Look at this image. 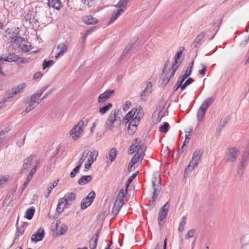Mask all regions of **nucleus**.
Masks as SVG:
<instances>
[{
    "label": "nucleus",
    "mask_w": 249,
    "mask_h": 249,
    "mask_svg": "<svg viewBox=\"0 0 249 249\" xmlns=\"http://www.w3.org/2000/svg\"><path fill=\"white\" fill-rule=\"evenodd\" d=\"M55 227L58 235L64 234L68 230L67 225L62 224L60 220L56 221Z\"/></svg>",
    "instance_id": "f3484780"
},
{
    "label": "nucleus",
    "mask_w": 249,
    "mask_h": 249,
    "mask_svg": "<svg viewBox=\"0 0 249 249\" xmlns=\"http://www.w3.org/2000/svg\"><path fill=\"white\" fill-rule=\"evenodd\" d=\"M35 212V209L33 208L28 209L26 212V218L27 219L31 220L34 216Z\"/></svg>",
    "instance_id": "72a5a7b5"
},
{
    "label": "nucleus",
    "mask_w": 249,
    "mask_h": 249,
    "mask_svg": "<svg viewBox=\"0 0 249 249\" xmlns=\"http://www.w3.org/2000/svg\"><path fill=\"white\" fill-rule=\"evenodd\" d=\"M169 124L168 123L165 122L163 124L161 125L160 127V131L162 133H166L168 130Z\"/></svg>",
    "instance_id": "a19ab883"
},
{
    "label": "nucleus",
    "mask_w": 249,
    "mask_h": 249,
    "mask_svg": "<svg viewBox=\"0 0 249 249\" xmlns=\"http://www.w3.org/2000/svg\"><path fill=\"white\" fill-rule=\"evenodd\" d=\"M196 231L194 229L190 230L187 232V235L185 237L186 239H188L190 238L193 237L195 234Z\"/></svg>",
    "instance_id": "8fccbe9b"
},
{
    "label": "nucleus",
    "mask_w": 249,
    "mask_h": 249,
    "mask_svg": "<svg viewBox=\"0 0 249 249\" xmlns=\"http://www.w3.org/2000/svg\"><path fill=\"white\" fill-rule=\"evenodd\" d=\"M98 156V152L97 150H93L90 152L89 157L88 160L90 161V162L93 163L96 160Z\"/></svg>",
    "instance_id": "2f4dec72"
},
{
    "label": "nucleus",
    "mask_w": 249,
    "mask_h": 249,
    "mask_svg": "<svg viewBox=\"0 0 249 249\" xmlns=\"http://www.w3.org/2000/svg\"><path fill=\"white\" fill-rule=\"evenodd\" d=\"M186 220H187V217L185 216H183L181 218V220H180L179 225H178V231L179 232H181L184 231L185 226L186 224Z\"/></svg>",
    "instance_id": "c85d7f7f"
},
{
    "label": "nucleus",
    "mask_w": 249,
    "mask_h": 249,
    "mask_svg": "<svg viewBox=\"0 0 249 249\" xmlns=\"http://www.w3.org/2000/svg\"><path fill=\"white\" fill-rule=\"evenodd\" d=\"M49 7H53L57 10H60L62 3L60 0H48Z\"/></svg>",
    "instance_id": "4be33fe9"
},
{
    "label": "nucleus",
    "mask_w": 249,
    "mask_h": 249,
    "mask_svg": "<svg viewBox=\"0 0 249 249\" xmlns=\"http://www.w3.org/2000/svg\"><path fill=\"white\" fill-rule=\"evenodd\" d=\"M128 1L129 0H120L119 2L116 5V6L119 7V9L113 13L109 21V24H111L115 21L120 15L124 13Z\"/></svg>",
    "instance_id": "423d86ee"
},
{
    "label": "nucleus",
    "mask_w": 249,
    "mask_h": 249,
    "mask_svg": "<svg viewBox=\"0 0 249 249\" xmlns=\"http://www.w3.org/2000/svg\"><path fill=\"white\" fill-rule=\"evenodd\" d=\"M146 147L142 143L139 139H136L132 143L129 151L131 154L136 152V153L132 157L131 161L135 164L139 160L141 161L145 155Z\"/></svg>",
    "instance_id": "f257e3e1"
},
{
    "label": "nucleus",
    "mask_w": 249,
    "mask_h": 249,
    "mask_svg": "<svg viewBox=\"0 0 249 249\" xmlns=\"http://www.w3.org/2000/svg\"><path fill=\"white\" fill-rule=\"evenodd\" d=\"M172 77H170V74H165L164 76H163L162 78V82L161 83V85L162 86H165L168 82L169 81L170 79Z\"/></svg>",
    "instance_id": "c9c22d12"
},
{
    "label": "nucleus",
    "mask_w": 249,
    "mask_h": 249,
    "mask_svg": "<svg viewBox=\"0 0 249 249\" xmlns=\"http://www.w3.org/2000/svg\"><path fill=\"white\" fill-rule=\"evenodd\" d=\"M68 46L65 43H60L53 49L54 57L57 59L59 56L63 55L67 51Z\"/></svg>",
    "instance_id": "1a4fd4ad"
},
{
    "label": "nucleus",
    "mask_w": 249,
    "mask_h": 249,
    "mask_svg": "<svg viewBox=\"0 0 249 249\" xmlns=\"http://www.w3.org/2000/svg\"><path fill=\"white\" fill-rule=\"evenodd\" d=\"M239 155V149L236 147L230 148L228 149L225 159L227 162L235 161Z\"/></svg>",
    "instance_id": "6e6552de"
},
{
    "label": "nucleus",
    "mask_w": 249,
    "mask_h": 249,
    "mask_svg": "<svg viewBox=\"0 0 249 249\" xmlns=\"http://www.w3.org/2000/svg\"><path fill=\"white\" fill-rule=\"evenodd\" d=\"M121 209V208H118L117 206H115L114 204L113 208H112V213L114 215H117L119 213Z\"/></svg>",
    "instance_id": "6e6d98bb"
},
{
    "label": "nucleus",
    "mask_w": 249,
    "mask_h": 249,
    "mask_svg": "<svg viewBox=\"0 0 249 249\" xmlns=\"http://www.w3.org/2000/svg\"><path fill=\"white\" fill-rule=\"evenodd\" d=\"M45 234L44 230L40 228L36 233L32 235L31 240L35 243L40 241L44 238Z\"/></svg>",
    "instance_id": "ddd939ff"
},
{
    "label": "nucleus",
    "mask_w": 249,
    "mask_h": 249,
    "mask_svg": "<svg viewBox=\"0 0 249 249\" xmlns=\"http://www.w3.org/2000/svg\"><path fill=\"white\" fill-rule=\"evenodd\" d=\"M190 135L191 131L186 132L185 139L183 144V146H184L186 144L189 143L190 139L189 136Z\"/></svg>",
    "instance_id": "09e8293b"
},
{
    "label": "nucleus",
    "mask_w": 249,
    "mask_h": 249,
    "mask_svg": "<svg viewBox=\"0 0 249 249\" xmlns=\"http://www.w3.org/2000/svg\"><path fill=\"white\" fill-rule=\"evenodd\" d=\"M207 109L202 107H200L199 108L197 114V119L198 121H201L202 120L203 117L204 116Z\"/></svg>",
    "instance_id": "cd10ccee"
},
{
    "label": "nucleus",
    "mask_w": 249,
    "mask_h": 249,
    "mask_svg": "<svg viewBox=\"0 0 249 249\" xmlns=\"http://www.w3.org/2000/svg\"><path fill=\"white\" fill-rule=\"evenodd\" d=\"M194 64V61H192L191 63V65L189 68H188L187 70L185 71L184 74L183 75L185 77H188L189 76H190L192 72V69L193 66Z\"/></svg>",
    "instance_id": "de8ad7c7"
},
{
    "label": "nucleus",
    "mask_w": 249,
    "mask_h": 249,
    "mask_svg": "<svg viewBox=\"0 0 249 249\" xmlns=\"http://www.w3.org/2000/svg\"><path fill=\"white\" fill-rule=\"evenodd\" d=\"M201 67L202 68L201 70H199L198 72L201 75H204L206 71L207 67L204 64H201Z\"/></svg>",
    "instance_id": "5fc2aeb1"
},
{
    "label": "nucleus",
    "mask_w": 249,
    "mask_h": 249,
    "mask_svg": "<svg viewBox=\"0 0 249 249\" xmlns=\"http://www.w3.org/2000/svg\"><path fill=\"white\" fill-rule=\"evenodd\" d=\"M95 193L94 191L90 192L87 197L82 199L81 203V209H85L89 206L94 200Z\"/></svg>",
    "instance_id": "9b49d317"
},
{
    "label": "nucleus",
    "mask_w": 249,
    "mask_h": 249,
    "mask_svg": "<svg viewBox=\"0 0 249 249\" xmlns=\"http://www.w3.org/2000/svg\"><path fill=\"white\" fill-rule=\"evenodd\" d=\"M92 178L91 176H83L79 179L78 183L81 185H85L90 182Z\"/></svg>",
    "instance_id": "a878e982"
},
{
    "label": "nucleus",
    "mask_w": 249,
    "mask_h": 249,
    "mask_svg": "<svg viewBox=\"0 0 249 249\" xmlns=\"http://www.w3.org/2000/svg\"><path fill=\"white\" fill-rule=\"evenodd\" d=\"M48 87V86L43 87L40 90L36 92L38 95V97H40L41 96V95L46 90Z\"/></svg>",
    "instance_id": "864d4df0"
},
{
    "label": "nucleus",
    "mask_w": 249,
    "mask_h": 249,
    "mask_svg": "<svg viewBox=\"0 0 249 249\" xmlns=\"http://www.w3.org/2000/svg\"><path fill=\"white\" fill-rule=\"evenodd\" d=\"M138 173V171L137 172L134 173L131 175L128 179L127 183H126V186L127 187L129 184L133 181V180L136 177L137 174Z\"/></svg>",
    "instance_id": "3c124183"
},
{
    "label": "nucleus",
    "mask_w": 249,
    "mask_h": 249,
    "mask_svg": "<svg viewBox=\"0 0 249 249\" xmlns=\"http://www.w3.org/2000/svg\"><path fill=\"white\" fill-rule=\"evenodd\" d=\"M177 86V87L176 88V86H175L174 88L175 89V90H178V89L179 88H180L181 90H183L185 88L187 87V86L184 83V84H178Z\"/></svg>",
    "instance_id": "0e129e2a"
},
{
    "label": "nucleus",
    "mask_w": 249,
    "mask_h": 249,
    "mask_svg": "<svg viewBox=\"0 0 249 249\" xmlns=\"http://www.w3.org/2000/svg\"><path fill=\"white\" fill-rule=\"evenodd\" d=\"M34 157L35 156L31 155L30 156L26 158L24 160L23 167L22 169V171H26L28 170L29 166L31 165Z\"/></svg>",
    "instance_id": "aec40b11"
},
{
    "label": "nucleus",
    "mask_w": 249,
    "mask_h": 249,
    "mask_svg": "<svg viewBox=\"0 0 249 249\" xmlns=\"http://www.w3.org/2000/svg\"><path fill=\"white\" fill-rule=\"evenodd\" d=\"M202 154L203 151L200 149H197L194 151L192 160L189 163L187 168L184 170L185 175L190 174L197 166L198 161L201 159Z\"/></svg>",
    "instance_id": "7ed1b4c3"
},
{
    "label": "nucleus",
    "mask_w": 249,
    "mask_h": 249,
    "mask_svg": "<svg viewBox=\"0 0 249 249\" xmlns=\"http://www.w3.org/2000/svg\"><path fill=\"white\" fill-rule=\"evenodd\" d=\"M114 204L117 206L118 208H121L124 205L123 198H121V196H118L115 201L114 202Z\"/></svg>",
    "instance_id": "e433bc0d"
},
{
    "label": "nucleus",
    "mask_w": 249,
    "mask_h": 249,
    "mask_svg": "<svg viewBox=\"0 0 249 249\" xmlns=\"http://www.w3.org/2000/svg\"><path fill=\"white\" fill-rule=\"evenodd\" d=\"M82 20L85 24L88 25L94 24L98 22V20L96 18L90 15L84 16L82 18Z\"/></svg>",
    "instance_id": "6ab92c4d"
},
{
    "label": "nucleus",
    "mask_w": 249,
    "mask_h": 249,
    "mask_svg": "<svg viewBox=\"0 0 249 249\" xmlns=\"http://www.w3.org/2000/svg\"><path fill=\"white\" fill-rule=\"evenodd\" d=\"M133 46V42L132 41H130L129 43L126 46L124 51H125L126 53H128V52L131 50Z\"/></svg>",
    "instance_id": "bf43d9fd"
},
{
    "label": "nucleus",
    "mask_w": 249,
    "mask_h": 249,
    "mask_svg": "<svg viewBox=\"0 0 249 249\" xmlns=\"http://www.w3.org/2000/svg\"><path fill=\"white\" fill-rule=\"evenodd\" d=\"M13 196L14 195L13 194L8 195L4 199V203L7 205H9L13 199Z\"/></svg>",
    "instance_id": "a18cd8bd"
},
{
    "label": "nucleus",
    "mask_w": 249,
    "mask_h": 249,
    "mask_svg": "<svg viewBox=\"0 0 249 249\" xmlns=\"http://www.w3.org/2000/svg\"><path fill=\"white\" fill-rule=\"evenodd\" d=\"M228 122V118L227 117H225L221 119L218 127V129H219V131H220L222 127H223L226 125Z\"/></svg>",
    "instance_id": "58836bf2"
},
{
    "label": "nucleus",
    "mask_w": 249,
    "mask_h": 249,
    "mask_svg": "<svg viewBox=\"0 0 249 249\" xmlns=\"http://www.w3.org/2000/svg\"><path fill=\"white\" fill-rule=\"evenodd\" d=\"M89 153V152L88 150H85L83 152V153L82 155V157H81V158L79 159V160L78 161V165H79L80 166H81V165L83 164V163L85 161V160L86 159V158L87 157Z\"/></svg>",
    "instance_id": "f704fd0d"
},
{
    "label": "nucleus",
    "mask_w": 249,
    "mask_h": 249,
    "mask_svg": "<svg viewBox=\"0 0 249 249\" xmlns=\"http://www.w3.org/2000/svg\"><path fill=\"white\" fill-rule=\"evenodd\" d=\"M25 136L24 137L23 139H20L17 141V144L19 147H21L24 144Z\"/></svg>",
    "instance_id": "69168bd1"
},
{
    "label": "nucleus",
    "mask_w": 249,
    "mask_h": 249,
    "mask_svg": "<svg viewBox=\"0 0 249 249\" xmlns=\"http://www.w3.org/2000/svg\"><path fill=\"white\" fill-rule=\"evenodd\" d=\"M53 188H52L51 187L49 186L47 188V190L46 192H45L44 193V197L45 198H48L49 196H50V193H51L52 191L53 190Z\"/></svg>",
    "instance_id": "4d7b16f0"
},
{
    "label": "nucleus",
    "mask_w": 249,
    "mask_h": 249,
    "mask_svg": "<svg viewBox=\"0 0 249 249\" xmlns=\"http://www.w3.org/2000/svg\"><path fill=\"white\" fill-rule=\"evenodd\" d=\"M25 230V227L24 225H22L19 227L17 226V232L16 233V237L22 235Z\"/></svg>",
    "instance_id": "79ce46f5"
},
{
    "label": "nucleus",
    "mask_w": 249,
    "mask_h": 249,
    "mask_svg": "<svg viewBox=\"0 0 249 249\" xmlns=\"http://www.w3.org/2000/svg\"><path fill=\"white\" fill-rule=\"evenodd\" d=\"M39 97H38V95L35 93L34 94H33V95H32V96H31V102H37V99Z\"/></svg>",
    "instance_id": "e2e57ef3"
},
{
    "label": "nucleus",
    "mask_w": 249,
    "mask_h": 249,
    "mask_svg": "<svg viewBox=\"0 0 249 249\" xmlns=\"http://www.w3.org/2000/svg\"><path fill=\"white\" fill-rule=\"evenodd\" d=\"M27 85L25 83H22L20 84L13 87L11 89L7 90L5 96L8 99H11L15 97L18 94L23 92V90L26 88Z\"/></svg>",
    "instance_id": "0eeeda50"
},
{
    "label": "nucleus",
    "mask_w": 249,
    "mask_h": 249,
    "mask_svg": "<svg viewBox=\"0 0 249 249\" xmlns=\"http://www.w3.org/2000/svg\"><path fill=\"white\" fill-rule=\"evenodd\" d=\"M114 93V90L112 89H107L104 93L100 94L98 99V102L99 103H103L107 100Z\"/></svg>",
    "instance_id": "dca6fc26"
},
{
    "label": "nucleus",
    "mask_w": 249,
    "mask_h": 249,
    "mask_svg": "<svg viewBox=\"0 0 249 249\" xmlns=\"http://www.w3.org/2000/svg\"><path fill=\"white\" fill-rule=\"evenodd\" d=\"M133 109L134 112L135 113L134 117L140 120L143 115L142 109L141 108H133Z\"/></svg>",
    "instance_id": "7c9ffc66"
},
{
    "label": "nucleus",
    "mask_w": 249,
    "mask_h": 249,
    "mask_svg": "<svg viewBox=\"0 0 249 249\" xmlns=\"http://www.w3.org/2000/svg\"><path fill=\"white\" fill-rule=\"evenodd\" d=\"M84 125V121L81 120L77 125H74L71 129L70 134L71 137L73 140L77 141L80 138L83 132Z\"/></svg>",
    "instance_id": "39448f33"
},
{
    "label": "nucleus",
    "mask_w": 249,
    "mask_h": 249,
    "mask_svg": "<svg viewBox=\"0 0 249 249\" xmlns=\"http://www.w3.org/2000/svg\"><path fill=\"white\" fill-rule=\"evenodd\" d=\"M99 119H97L95 120V121L93 123L92 126L90 128V132L93 133L94 132V129L96 127V125L98 124L99 123Z\"/></svg>",
    "instance_id": "052dcab7"
},
{
    "label": "nucleus",
    "mask_w": 249,
    "mask_h": 249,
    "mask_svg": "<svg viewBox=\"0 0 249 249\" xmlns=\"http://www.w3.org/2000/svg\"><path fill=\"white\" fill-rule=\"evenodd\" d=\"M121 111L118 109L112 110L108 116L105 124V128L109 130L113 131L121 124Z\"/></svg>",
    "instance_id": "f03ea898"
},
{
    "label": "nucleus",
    "mask_w": 249,
    "mask_h": 249,
    "mask_svg": "<svg viewBox=\"0 0 249 249\" xmlns=\"http://www.w3.org/2000/svg\"><path fill=\"white\" fill-rule=\"evenodd\" d=\"M206 33L205 32H202L200 33L199 35L195 38L193 43V46L194 48H196L198 43L201 41V40L203 38L204 36H205Z\"/></svg>",
    "instance_id": "bb28decb"
},
{
    "label": "nucleus",
    "mask_w": 249,
    "mask_h": 249,
    "mask_svg": "<svg viewBox=\"0 0 249 249\" xmlns=\"http://www.w3.org/2000/svg\"><path fill=\"white\" fill-rule=\"evenodd\" d=\"M99 237V232H97L89 240V249H95Z\"/></svg>",
    "instance_id": "412c9836"
},
{
    "label": "nucleus",
    "mask_w": 249,
    "mask_h": 249,
    "mask_svg": "<svg viewBox=\"0 0 249 249\" xmlns=\"http://www.w3.org/2000/svg\"><path fill=\"white\" fill-rule=\"evenodd\" d=\"M54 63V62L53 60H50L49 61H47L46 60H44L43 64V69L44 70L47 67H50L52 66Z\"/></svg>",
    "instance_id": "37998d69"
},
{
    "label": "nucleus",
    "mask_w": 249,
    "mask_h": 249,
    "mask_svg": "<svg viewBox=\"0 0 249 249\" xmlns=\"http://www.w3.org/2000/svg\"><path fill=\"white\" fill-rule=\"evenodd\" d=\"M81 1L84 4L88 5L89 7L91 6L92 5L93 2L92 0H81Z\"/></svg>",
    "instance_id": "338daca9"
},
{
    "label": "nucleus",
    "mask_w": 249,
    "mask_h": 249,
    "mask_svg": "<svg viewBox=\"0 0 249 249\" xmlns=\"http://www.w3.org/2000/svg\"><path fill=\"white\" fill-rule=\"evenodd\" d=\"M117 155V149L115 147H113L110 150L108 156L107 157V158L108 159L110 162H112L115 160Z\"/></svg>",
    "instance_id": "5701e85b"
},
{
    "label": "nucleus",
    "mask_w": 249,
    "mask_h": 249,
    "mask_svg": "<svg viewBox=\"0 0 249 249\" xmlns=\"http://www.w3.org/2000/svg\"><path fill=\"white\" fill-rule=\"evenodd\" d=\"M8 177L4 176L0 178V185H3L8 180Z\"/></svg>",
    "instance_id": "680f3d73"
},
{
    "label": "nucleus",
    "mask_w": 249,
    "mask_h": 249,
    "mask_svg": "<svg viewBox=\"0 0 249 249\" xmlns=\"http://www.w3.org/2000/svg\"><path fill=\"white\" fill-rule=\"evenodd\" d=\"M42 76V74L40 72H37L34 75V79L36 80L40 78Z\"/></svg>",
    "instance_id": "774afa93"
},
{
    "label": "nucleus",
    "mask_w": 249,
    "mask_h": 249,
    "mask_svg": "<svg viewBox=\"0 0 249 249\" xmlns=\"http://www.w3.org/2000/svg\"><path fill=\"white\" fill-rule=\"evenodd\" d=\"M135 112H134L133 109H132L131 111L128 112L125 116L124 120H126L127 123L128 121L133 117L134 118Z\"/></svg>",
    "instance_id": "ea45409f"
},
{
    "label": "nucleus",
    "mask_w": 249,
    "mask_h": 249,
    "mask_svg": "<svg viewBox=\"0 0 249 249\" xmlns=\"http://www.w3.org/2000/svg\"><path fill=\"white\" fill-rule=\"evenodd\" d=\"M70 204L64 197L59 198L56 207V211L58 213H61L65 209L68 208Z\"/></svg>",
    "instance_id": "4468645a"
},
{
    "label": "nucleus",
    "mask_w": 249,
    "mask_h": 249,
    "mask_svg": "<svg viewBox=\"0 0 249 249\" xmlns=\"http://www.w3.org/2000/svg\"><path fill=\"white\" fill-rule=\"evenodd\" d=\"M152 184L153 189V193L152 196V200H150V206L153 208L156 202V198L159 196L160 191L161 187L160 186V176L158 174L154 175L152 179Z\"/></svg>",
    "instance_id": "20e7f679"
},
{
    "label": "nucleus",
    "mask_w": 249,
    "mask_h": 249,
    "mask_svg": "<svg viewBox=\"0 0 249 249\" xmlns=\"http://www.w3.org/2000/svg\"><path fill=\"white\" fill-rule=\"evenodd\" d=\"M19 56L15 53H9L8 55L4 56V61L12 62H16L19 59Z\"/></svg>",
    "instance_id": "b1692460"
},
{
    "label": "nucleus",
    "mask_w": 249,
    "mask_h": 249,
    "mask_svg": "<svg viewBox=\"0 0 249 249\" xmlns=\"http://www.w3.org/2000/svg\"><path fill=\"white\" fill-rule=\"evenodd\" d=\"M64 197L70 205H71V203L73 202L75 200L76 195L74 192L67 193L64 195Z\"/></svg>",
    "instance_id": "393cba45"
},
{
    "label": "nucleus",
    "mask_w": 249,
    "mask_h": 249,
    "mask_svg": "<svg viewBox=\"0 0 249 249\" xmlns=\"http://www.w3.org/2000/svg\"><path fill=\"white\" fill-rule=\"evenodd\" d=\"M153 118L154 121L157 122L160 121L162 118V115H160V112H154Z\"/></svg>",
    "instance_id": "c03bdc74"
},
{
    "label": "nucleus",
    "mask_w": 249,
    "mask_h": 249,
    "mask_svg": "<svg viewBox=\"0 0 249 249\" xmlns=\"http://www.w3.org/2000/svg\"><path fill=\"white\" fill-rule=\"evenodd\" d=\"M139 120L134 117L129 123L127 127L129 133L132 134L134 133L136 130L137 126L139 123Z\"/></svg>",
    "instance_id": "a211bd4d"
},
{
    "label": "nucleus",
    "mask_w": 249,
    "mask_h": 249,
    "mask_svg": "<svg viewBox=\"0 0 249 249\" xmlns=\"http://www.w3.org/2000/svg\"><path fill=\"white\" fill-rule=\"evenodd\" d=\"M213 102V99L212 97L208 98L203 102L201 107L207 109L208 107L212 104Z\"/></svg>",
    "instance_id": "c756f323"
},
{
    "label": "nucleus",
    "mask_w": 249,
    "mask_h": 249,
    "mask_svg": "<svg viewBox=\"0 0 249 249\" xmlns=\"http://www.w3.org/2000/svg\"><path fill=\"white\" fill-rule=\"evenodd\" d=\"M81 166L77 165L71 172L70 173V177L71 178H74L75 176V175L76 173H78L79 172V169L80 168Z\"/></svg>",
    "instance_id": "49530a36"
},
{
    "label": "nucleus",
    "mask_w": 249,
    "mask_h": 249,
    "mask_svg": "<svg viewBox=\"0 0 249 249\" xmlns=\"http://www.w3.org/2000/svg\"><path fill=\"white\" fill-rule=\"evenodd\" d=\"M22 50L24 52H27L32 49V46L31 45H28L24 44L22 46L21 48Z\"/></svg>",
    "instance_id": "603ef678"
},
{
    "label": "nucleus",
    "mask_w": 249,
    "mask_h": 249,
    "mask_svg": "<svg viewBox=\"0 0 249 249\" xmlns=\"http://www.w3.org/2000/svg\"><path fill=\"white\" fill-rule=\"evenodd\" d=\"M54 89H52L48 92H47L45 95L42 97V98L40 99V101H43L46 98H47L48 96H49L50 94H51L53 91H54Z\"/></svg>",
    "instance_id": "13d9d810"
},
{
    "label": "nucleus",
    "mask_w": 249,
    "mask_h": 249,
    "mask_svg": "<svg viewBox=\"0 0 249 249\" xmlns=\"http://www.w3.org/2000/svg\"><path fill=\"white\" fill-rule=\"evenodd\" d=\"M152 90V83L149 81L146 83V87L141 94V99L142 101H145L147 97L149 96Z\"/></svg>",
    "instance_id": "2eb2a0df"
},
{
    "label": "nucleus",
    "mask_w": 249,
    "mask_h": 249,
    "mask_svg": "<svg viewBox=\"0 0 249 249\" xmlns=\"http://www.w3.org/2000/svg\"><path fill=\"white\" fill-rule=\"evenodd\" d=\"M249 153L248 152H245L241 155L238 171V173L240 176H242L243 175L244 168L247 166L249 160Z\"/></svg>",
    "instance_id": "9d476101"
},
{
    "label": "nucleus",
    "mask_w": 249,
    "mask_h": 249,
    "mask_svg": "<svg viewBox=\"0 0 249 249\" xmlns=\"http://www.w3.org/2000/svg\"><path fill=\"white\" fill-rule=\"evenodd\" d=\"M179 64H178V61H175L173 64H172L171 68V73L170 74V77H172L174 76L176 71L178 69Z\"/></svg>",
    "instance_id": "4c0bfd02"
},
{
    "label": "nucleus",
    "mask_w": 249,
    "mask_h": 249,
    "mask_svg": "<svg viewBox=\"0 0 249 249\" xmlns=\"http://www.w3.org/2000/svg\"><path fill=\"white\" fill-rule=\"evenodd\" d=\"M112 104L107 103L103 107H100L99 111L101 114H104L112 107Z\"/></svg>",
    "instance_id": "473e14b6"
},
{
    "label": "nucleus",
    "mask_w": 249,
    "mask_h": 249,
    "mask_svg": "<svg viewBox=\"0 0 249 249\" xmlns=\"http://www.w3.org/2000/svg\"><path fill=\"white\" fill-rule=\"evenodd\" d=\"M169 204L168 202H166L162 207L160 209L158 214V222L160 226L164 224L163 219L165 218L168 212V208Z\"/></svg>",
    "instance_id": "f8f14e48"
}]
</instances>
